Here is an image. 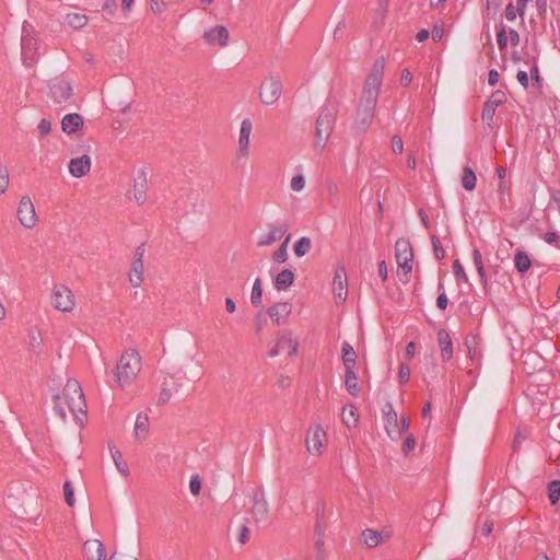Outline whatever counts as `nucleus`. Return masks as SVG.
Segmentation results:
<instances>
[{"mask_svg":"<svg viewBox=\"0 0 560 560\" xmlns=\"http://www.w3.org/2000/svg\"><path fill=\"white\" fill-rule=\"evenodd\" d=\"M50 303L55 310L70 313L75 307V298L69 287L58 283L51 289Z\"/></svg>","mask_w":560,"mask_h":560,"instance_id":"6","label":"nucleus"},{"mask_svg":"<svg viewBox=\"0 0 560 560\" xmlns=\"http://www.w3.org/2000/svg\"><path fill=\"white\" fill-rule=\"evenodd\" d=\"M51 131V121L47 118L40 119L37 126V132L40 138L49 135Z\"/></svg>","mask_w":560,"mask_h":560,"instance_id":"45","label":"nucleus"},{"mask_svg":"<svg viewBox=\"0 0 560 560\" xmlns=\"http://www.w3.org/2000/svg\"><path fill=\"white\" fill-rule=\"evenodd\" d=\"M386 408L387 410H384L385 430L393 440H396L401 434L398 417L392 404H387Z\"/></svg>","mask_w":560,"mask_h":560,"instance_id":"17","label":"nucleus"},{"mask_svg":"<svg viewBox=\"0 0 560 560\" xmlns=\"http://www.w3.org/2000/svg\"><path fill=\"white\" fill-rule=\"evenodd\" d=\"M312 248V241L307 236H302L294 244V254L298 257L305 256Z\"/></svg>","mask_w":560,"mask_h":560,"instance_id":"37","label":"nucleus"},{"mask_svg":"<svg viewBox=\"0 0 560 560\" xmlns=\"http://www.w3.org/2000/svg\"><path fill=\"white\" fill-rule=\"evenodd\" d=\"M172 385H174L173 376L172 375H165L162 381V387L160 390V394L158 396V405L163 406L166 405L173 395V388Z\"/></svg>","mask_w":560,"mask_h":560,"instance_id":"25","label":"nucleus"},{"mask_svg":"<svg viewBox=\"0 0 560 560\" xmlns=\"http://www.w3.org/2000/svg\"><path fill=\"white\" fill-rule=\"evenodd\" d=\"M117 3L116 0H105L103 10L106 11L109 15H113L116 11Z\"/></svg>","mask_w":560,"mask_h":560,"instance_id":"56","label":"nucleus"},{"mask_svg":"<svg viewBox=\"0 0 560 560\" xmlns=\"http://www.w3.org/2000/svg\"><path fill=\"white\" fill-rule=\"evenodd\" d=\"M69 173L75 177L81 178L85 176L91 170V158L83 154L79 158L71 159L69 162Z\"/></svg>","mask_w":560,"mask_h":560,"instance_id":"18","label":"nucleus"},{"mask_svg":"<svg viewBox=\"0 0 560 560\" xmlns=\"http://www.w3.org/2000/svg\"><path fill=\"white\" fill-rule=\"evenodd\" d=\"M83 117L78 113H70L62 117L61 129L67 135H73L83 128Z\"/></svg>","mask_w":560,"mask_h":560,"instance_id":"20","label":"nucleus"},{"mask_svg":"<svg viewBox=\"0 0 560 560\" xmlns=\"http://www.w3.org/2000/svg\"><path fill=\"white\" fill-rule=\"evenodd\" d=\"M497 40H498V46H499V48L501 50L506 48V46H508V36H506V32H505L504 28H502L501 31L498 32Z\"/></svg>","mask_w":560,"mask_h":560,"instance_id":"54","label":"nucleus"},{"mask_svg":"<svg viewBox=\"0 0 560 560\" xmlns=\"http://www.w3.org/2000/svg\"><path fill=\"white\" fill-rule=\"evenodd\" d=\"M504 93L501 91H497L491 95L487 103H492V106L497 108L500 104L504 102Z\"/></svg>","mask_w":560,"mask_h":560,"instance_id":"51","label":"nucleus"},{"mask_svg":"<svg viewBox=\"0 0 560 560\" xmlns=\"http://www.w3.org/2000/svg\"><path fill=\"white\" fill-rule=\"evenodd\" d=\"M412 81V73L408 69H404L400 75V83L405 86Z\"/></svg>","mask_w":560,"mask_h":560,"instance_id":"57","label":"nucleus"},{"mask_svg":"<svg viewBox=\"0 0 560 560\" xmlns=\"http://www.w3.org/2000/svg\"><path fill=\"white\" fill-rule=\"evenodd\" d=\"M362 538L364 544L369 548H375L383 541V535L381 532L374 530V529H365L362 533Z\"/></svg>","mask_w":560,"mask_h":560,"instance_id":"32","label":"nucleus"},{"mask_svg":"<svg viewBox=\"0 0 560 560\" xmlns=\"http://www.w3.org/2000/svg\"><path fill=\"white\" fill-rule=\"evenodd\" d=\"M324 532H325L324 526L319 522H317V524L315 526V533H314V536H315L314 546L318 553L322 552L324 544H325Z\"/></svg>","mask_w":560,"mask_h":560,"instance_id":"40","label":"nucleus"},{"mask_svg":"<svg viewBox=\"0 0 560 560\" xmlns=\"http://www.w3.org/2000/svg\"><path fill=\"white\" fill-rule=\"evenodd\" d=\"M66 23L74 30H80L86 25L88 18L81 13H70L66 15Z\"/></svg>","mask_w":560,"mask_h":560,"instance_id":"35","label":"nucleus"},{"mask_svg":"<svg viewBox=\"0 0 560 560\" xmlns=\"http://www.w3.org/2000/svg\"><path fill=\"white\" fill-rule=\"evenodd\" d=\"M299 346V340L293 337L292 331L283 330L278 335L275 346L270 349L269 355L271 358L278 357L280 354L294 357L298 354Z\"/></svg>","mask_w":560,"mask_h":560,"instance_id":"9","label":"nucleus"},{"mask_svg":"<svg viewBox=\"0 0 560 560\" xmlns=\"http://www.w3.org/2000/svg\"><path fill=\"white\" fill-rule=\"evenodd\" d=\"M253 516L256 522H265L268 517V504L264 499H255Z\"/></svg>","mask_w":560,"mask_h":560,"instance_id":"30","label":"nucleus"},{"mask_svg":"<svg viewBox=\"0 0 560 560\" xmlns=\"http://www.w3.org/2000/svg\"><path fill=\"white\" fill-rule=\"evenodd\" d=\"M189 490L194 495H198L201 490V480L198 475H194L189 481Z\"/></svg>","mask_w":560,"mask_h":560,"instance_id":"49","label":"nucleus"},{"mask_svg":"<svg viewBox=\"0 0 560 560\" xmlns=\"http://www.w3.org/2000/svg\"><path fill=\"white\" fill-rule=\"evenodd\" d=\"M63 493H65V500L69 506L74 505V493H73V487L71 481L67 480L63 483Z\"/></svg>","mask_w":560,"mask_h":560,"instance_id":"44","label":"nucleus"},{"mask_svg":"<svg viewBox=\"0 0 560 560\" xmlns=\"http://www.w3.org/2000/svg\"><path fill=\"white\" fill-rule=\"evenodd\" d=\"M517 81L526 89L528 88V83H529V80H528V74L526 71H518L517 72Z\"/></svg>","mask_w":560,"mask_h":560,"instance_id":"63","label":"nucleus"},{"mask_svg":"<svg viewBox=\"0 0 560 560\" xmlns=\"http://www.w3.org/2000/svg\"><path fill=\"white\" fill-rule=\"evenodd\" d=\"M395 256L398 268L401 269L405 276H408L412 270L413 252L411 244L406 238H400L395 245Z\"/></svg>","mask_w":560,"mask_h":560,"instance_id":"11","label":"nucleus"},{"mask_svg":"<svg viewBox=\"0 0 560 560\" xmlns=\"http://www.w3.org/2000/svg\"><path fill=\"white\" fill-rule=\"evenodd\" d=\"M334 114L327 108L323 109L315 124L314 145L316 149H324L334 130Z\"/></svg>","mask_w":560,"mask_h":560,"instance_id":"4","label":"nucleus"},{"mask_svg":"<svg viewBox=\"0 0 560 560\" xmlns=\"http://www.w3.org/2000/svg\"><path fill=\"white\" fill-rule=\"evenodd\" d=\"M516 12L517 9L515 10L514 5L512 3H509L505 8V18L509 21H514L516 19Z\"/></svg>","mask_w":560,"mask_h":560,"instance_id":"60","label":"nucleus"},{"mask_svg":"<svg viewBox=\"0 0 560 560\" xmlns=\"http://www.w3.org/2000/svg\"><path fill=\"white\" fill-rule=\"evenodd\" d=\"M465 345L468 349V354H469L470 359L476 360L479 357V352L476 349V346H477L476 338L475 337H471L470 339L466 338Z\"/></svg>","mask_w":560,"mask_h":560,"instance_id":"46","label":"nucleus"},{"mask_svg":"<svg viewBox=\"0 0 560 560\" xmlns=\"http://www.w3.org/2000/svg\"><path fill=\"white\" fill-rule=\"evenodd\" d=\"M291 312L292 305L289 302H278L269 307L268 315L277 326H280L290 316Z\"/></svg>","mask_w":560,"mask_h":560,"instance_id":"19","label":"nucleus"},{"mask_svg":"<svg viewBox=\"0 0 560 560\" xmlns=\"http://www.w3.org/2000/svg\"><path fill=\"white\" fill-rule=\"evenodd\" d=\"M431 241H432L435 257L438 259H443L445 257V250L443 249L440 240L438 238V236L433 235L431 237Z\"/></svg>","mask_w":560,"mask_h":560,"instance_id":"48","label":"nucleus"},{"mask_svg":"<svg viewBox=\"0 0 560 560\" xmlns=\"http://www.w3.org/2000/svg\"><path fill=\"white\" fill-rule=\"evenodd\" d=\"M327 433L318 423L310 425L305 435V445L308 454L313 457H320L327 445Z\"/></svg>","mask_w":560,"mask_h":560,"instance_id":"5","label":"nucleus"},{"mask_svg":"<svg viewBox=\"0 0 560 560\" xmlns=\"http://www.w3.org/2000/svg\"><path fill=\"white\" fill-rule=\"evenodd\" d=\"M149 431V418L147 415L139 413L136 418L133 434L137 440L145 439Z\"/></svg>","mask_w":560,"mask_h":560,"instance_id":"29","label":"nucleus"},{"mask_svg":"<svg viewBox=\"0 0 560 560\" xmlns=\"http://www.w3.org/2000/svg\"><path fill=\"white\" fill-rule=\"evenodd\" d=\"M436 305L440 310H445L448 305V299L444 292L440 293L436 299Z\"/></svg>","mask_w":560,"mask_h":560,"instance_id":"58","label":"nucleus"},{"mask_svg":"<svg viewBox=\"0 0 560 560\" xmlns=\"http://www.w3.org/2000/svg\"><path fill=\"white\" fill-rule=\"evenodd\" d=\"M282 94V82L281 80L273 75L269 74L266 77L259 89V98L265 105H273L276 104Z\"/></svg>","mask_w":560,"mask_h":560,"instance_id":"8","label":"nucleus"},{"mask_svg":"<svg viewBox=\"0 0 560 560\" xmlns=\"http://www.w3.org/2000/svg\"><path fill=\"white\" fill-rule=\"evenodd\" d=\"M462 186L466 190H474L477 184V176L470 166H465L462 175Z\"/></svg>","mask_w":560,"mask_h":560,"instance_id":"33","label":"nucleus"},{"mask_svg":"<svg viewBox=\"0 0 560 560\" xmlns=\"http://www.w3.org/2000/svg\"><path fill=\"white\" fill-rule=\"evenodd\" d=\"M392 150L396 154H401L404 151V142L399 136H394L392 138Z\"/></svg>","mask_w":560,"mask_h":560,"instance_id":"52","label":"nucleus"},{"mask_svg":"<svg viewBox=\"0 0 560 560\" xmlns=\"http://www.w3.org/2000/svg\"><path fill=\"white\" fill-rule=\"evenodd\" d=\"M143 261H132L128 273V281L132 288H140L144 280Z\"/></svg>","mask_w":560,"mask_h":560,"instance_id":"24","label":"nucleus"},{"mask_svg":"<svg viewBox=\"0 0 560 560\" xmlns=\"http://www.w3.org/2000/svg\"><path fill=\"white\" fill-rule=\"evenodd\" d=\"M342 361L346 369H354L357 363V353L352 346L348 342H343L342 348Z\"/></svg>","mask_w":560,"mask_h":560,"instance_id":"31","label":"nucleus"},{"mask_svg":"<svg viewBox=\"0 0 560 560\" xmlns=\"http://www.w3.org/2000/svg\"><path fill=\"white\" fill-rule=\"evenodd\" d=\"M398 377L400 380V382H408L409 378H410V369L407 364L405 363H401L399 365V372H398Z\"/></svg>","mask_w":560,"mask_h":560,"instance_id":"53","label":"nucleus"},{"mask_svg":"<svg viewBox=\"0 0 560 560\" xmlns=\"http://www.w3.org/2000/svg\"><path fill=\"white\" fill-rule=\"evenodd\" d=\"M84 395L77 380H68L62 392L54 396V411L62 421L67 420L69 413L77 418L78 412L84 415Z\"/></svg>","mask_w":560,"mask_h":560,"instance_id":"2","label":"nucleus"},{"mask_svg":"<svg viewBox=\"0 0 560 560\" xmlns=\"http://www.w3.org/2000/svg\"><path fill=\"white\" fill-rule=\"evenodd\" d=\"M345 386L347 392L353 396L358 397L360 394V388L358 384V376L354 372V369H346L345 373Z\"/></svg>","mask_w":560,"mask_h":560,"instance_id":"27","label":"nucleus"},{"mask_svg":"<svg viewBox=\"0 0 560 560\" xmlns=\"http://www.w3.org/2000/svg\"><path fill=\"white\" fill-rule=\"evenodd\" d=\"M109 453L117 470L124 476L130 475L129 466L124 459L122 454L115 445H109Z\"/></svg>","mask_w":560,"mask_h":560,"instance_id":"26","label":"nucleus"},{"mask_svg":"<svg viewBox=\"0 0 560 560\" xmlns=\"http://www.w3.org/2000/svg\"><path fill=\"white\" fill-rule=\"evenodd\" d=\"M514 264H515V268L522 273L528 271L532 266V261H530L528 255L522 250H518L515 254Z\"/></svg>","mask_w":560,"mask_h":560,"instance_id":"34","label":"nucleus"},{"mask_svg":"<svg viewBox=\"0 0 560 560\" xmlns=\"http://www.w3.org/2000/svg\"><path fill=\"white\" fill-rule=\"evenodd\" d=\"M332 293L337 303H342L348 298V279L345 267L336 269L332 281Z\"/></svg>","mask_w":560,"mask_h":560,"instance_id":"14","label":"nucleus"},{"mask_svg":"<svg viewBox=\"0 0 560 560\" xmlns=\"http://www.w3.org/2000/svg\"><path fill=\"white\" fill-rule=\"evenodd\" d=\"M253 133V122L250 119H243L240 127L237 139V153L238 160H246L250 154V141Z\"/></svg>","mask_w":560,"mask_h":560,"instance_id":"12","label":"nucleus"},{"mask_svg":"<svg viewBox=\"0 0 560 560\" xmlns=\"http://www.w3.org/2000/svg\"><path fill=\"white\" fill-rule=\"evenodd\" d=\"M142 363L140 354L132 349L125 351L115 370V377L118 386L120 388H125L130 385L140 373Z\"/></svg>","mask_w":560,"mask_h":560,"instance_id":"3","label":"nucleus"},{"mask_svg":"<svg viewBox=\"0 0 560 560\" xmlns=\"http://www.w3.org/2000/svg\"><path fill=\"white\" fill-rule=\"evenodd\" d=\"M165 2L163 0H150V9L154 13H161L165 10Z\"/></svg>","mask_w":560,"mask_h":560,"instance_id":"55","label":"nucleus"},{"mask_svg":"<svg viewBox=\"0 0 560 560\" xmlns=\"http://www.w3.org/2000/svg\"><path fill=\"white\" fill-rule=\"evenodd\" d=\"M305 177L302 174L294 175L290 180V188L294 192H300L305 188Z\"/></svg>","mask_w":560,"mask_h":560,"instance_id":"43","label":"nucleus"},{"mask_svg":"<svg viewBox=\"0 0 560 560\" xmlns=\"http://www.w3.org/2000/svg\"><path fill=\"white\" fill-rule=\"evenodd\" d=\"M21 49L24 63L32 66L37 60L38 48L33 26L26 22L22 26Z\"/></svg>","mask_w":560,"mask_h":560,"instance_id":"7","label":"nucleus"},{"mask_svg":"<svg viewBox=\"0 0 560 560\" xmlns=\"http://www.w3.org/2000/svg\"><path fill=\"white\" fill-rule=\"evenodd\" d=\"M202 37L209 46H219L223 48L229 44L230 33L225 26L217 25L206 30Z\"/></svg>","mask_w":560,"mask_h":560,"instance_id":"13","label":"nucleus"},{"mask_svg":"<svg viewBox=\"0 0 560 560\" xmlns=\"http://www.w3.org/2000/svg\"><path fill=\"white\" fill-rule=\"evenodd\" d=\"M277 384L280 388H288L291 386L292 381L288 375H280L278 377Z\"/></svg>","mask_w":560,"mask_h":560,"instance_id":"59","label":"nucleus"},{"mask_svg":"<svg viewBox=\"0 0 560 560\" xmlns=\"http://www.w3.org/2000/svg\"><path fill=\"white\" fill-rule=\"evenodd\" d=\"M294 281V273L290 269H284L278 273L275 279V288L278 291H284L292 285Z\"/></svg>","mask_w":560,"mask_h":560,"instance_id":"28","label":"nucleus"},{"mask_svg":"<svg viewBox=\"0 0 560 560\" xmlns=\"http://www.w3.org/2000/svg\"><path fill=\"white\" fill-rule=\"evenodd\" d=\"M148 179L143 171H141L133 180L132 198L138 205H142L147 200Z\"/></svg>","mask_w":560,"mask_h":560,"instance_id":"21","label":"nucleus"},{"mask_svg":"<svg viewBox=\"0 0 560 560\" xmlns=\"http://www.w3.org/2000/svg\"><path fill=\"white\" fill-rule=\"evenodd\" d=\"M495 113V107L492 106V103H486L482 109V119L490 125L493 119Z\"/></svg>","mask_w":560,"mask_h":560,"instance_id":"47","label":"nucleus"},{"mask_svg":"<svg viewBox=\"0 0 560 560\" xmlns=\"http://www.w3.org/2000/svg\"><path fill=\"white\" fill-rule=\"evenodd\" d=\"M549 500L551 504H556L560 499V481L553 480L549 483Z\"/></svg>","mask_w":560,"mask_h":560,"instance_id":"41","label":"nucleus"},{"mask_svg":"<svg viewBox=\"0 0 560 560\" xmlns=\"http://www.w3.org/2000/svg\"><path fill=\"white\" fill-rule=\"evenodd\" d=\"M16 217L20 224L28 230L37 225L38 217L35 211L34 203L28 196H23L18 205Z\"/></svg>","mask_w":560,"mask_h":560,"instance_id":"10","label":"nucleus"},{"mask_svg":"<svg viewBox=\"0 0 560 560\" xmlns=\"http://www.w3.org/2000/svg\"><path fill=\"white\" fill-rule=\"evenodd\" d=\"M262 298V288H261V280L260 278H257L254 281L252 293H250V302L254 306H259L261 303Z\"/></svg>","mask_w":560,"mask_h":560,"instance_id":"39","label":"nucleus"},{"mask_svg":"<svg viewBox=\"0 0 560 560\" xmlns=\"http://www.w3.org/2000/svg\"><path fill=\"white\" fill-rule=\"evenodd\" d=\"M288 232V224L285 223H273L269 225V231L259 236L257 246L265 247L270 246L273 243L280 241Z\"/></svg>","mask_w":560,"mask_h":560,"instance_id":"15","label":"nucleus"},{"mask_svg":"<svg viewBox=\"0 0 560 560\" xmlns=\"http://www.w3.org/2000/svg\"><path fill=\"white\" fill-rule=\"evenodd\" d=\"M342 421L348 428H353L358 423V413L354 406L350 405L342 410Z\"/></svg>","mask_w":560,"mask_h":560,"instance_id":"36","label":"nucleus"},{"mask_svg":"<svg viewBox=\"0 0 560 560\" xmlns=\"http://www.w3.org/2000/svg\"><path fill=\"white\" fill-rule=\"evenodd\" d=\"M453 270H454V275L457 279H460L463 280L464 282H467L468 281V277L462 266V264L459 262V260H455L454 261V265H453Z\"/></svg>","mask_w":560,"mask_h":560,"instance_id":"50","label":"nucleus"},{"mask_svg":"<svg viewBox=\"0 0 560 560\" xmlns=\"http://www.w3.org/2000/svg\"><path fill=\"white\" fill-rule=\"evenodd\" d=\"M290 242V235H288L280 247L273 253L272 259L277 264H283L288 259V244Z\"/></svg>","mask_w":560,"mask_h":560,"instance_id":"38","label":"nucleus"},{"mask_svg":"<svg viewBox=\"0 0 560 560\" xmlns=\"http://www.w3.org/2000/svg\"><path fill=\"white\" fill-rule=\"evenodd\" d=\"M544 241L548 244H556L559 241V235L556 232H547L544 235Z\"/></svg>","mask_w":560,"mask_h":560,"instance_id":"64","label":"nucleus"},{"mask_svg":"<svg viewBox=\"0 0 560 560\" xmlns=\"http://www.w3.org/2000/svg\"><path fill=\"white\" fill-rule=\"evenodd\" d=\"M51 95L57 103L67 102L72 96V86L69 82L59 80L50 88Z\"/></svg>","mask_w":560,"mask_h":560,"instance_id":"22","label":"nucleus"},{"mask_svg":"<svg viewBox=\"0 0 560 560\" xmlns=\"http://www.w3.org/2000/svg\"><path fill=\"white\" fill-rule=\"evenodd\" d=\"M438 341L441 349V357L443 361H450L453 357V342L450 334L445 329L438 331Z\"/></svg>","mask_w":560,"mask_h":560,"instance_id":"23","label":"nucleus"},{"mask_svg":"<svg viewBox=\"0 0 560 560\" xmlns=\"http://www.w3.org/2000/svg\"><path fill=\"white\" fill-rule=\"evenodd\" d=\"M9 170L7 166L0 165V196L5 194L9 188Z\"/></svg>","mask_w":560,"mask_h":560,"instance_id":"42","label":"nucleus"},{"mask_svg":"<svg viewBox=\"0 0 560 560\" xmlns=\"http://www.w3.org/2000/svg\"><path fill=\"white\" fill-rule=\"evenodd\" d=\"M416 447V440L413 436H408L404 442V452L409 453Z\"/></svg>","mask_w":560,"mask_h":560,"instance_id":"61","label":"nucleus"},{"mask_svg":"<svg viewBox=\"0 0 560 560\" xmlns=\"http://www.w3.org/2000/svg\"><path fill=\"white\" fill-rule=\"evenodd\" d=\"M384 68L385 60L381 57L374 61L371 72L366 77L354 119V126L359 131H365L373 121Z\"/></svg>","mask_w":560,"mask_h":560,"instance_id":"1","label":"nucleus"},{"mask_svg":"<svg viewBox=\"0 0 560 560\" xmlns=\"http://www.w3.org/2000/svg\"><path fill=\"white\" fill-rule=\"evenodd\" d=\"M431 35H432V39L434 42H439L443 38L444 30L442 27H439L438 25H435L431 32Z\"/></svg>","mask_w":560,"mask_h":560,"instance_id":"62","label":"nucleus"},{"mask_svg":"<svg viewBox=\"0 0 560 560\" xmlns=\"http://www.w3.org/2000/svg\"><path fill=\"white\" fill-rule=\"evenodd\" d=\"M83 553L86 560H106V550L98 539H89L83 545Z\"/></svg>","mask_w":560,"mask_h":560,"instance_id":"16","label":"nucleus"}]
</instances>
